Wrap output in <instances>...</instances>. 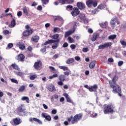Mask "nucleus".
Segmentation results:
<instances>
[{
  "mask_svg": "<svg viewBox=\"0 0 126 126\" xmlns=\"http://www.w3.org/2000/svg\"><path fill=\"white\" fill-rule=\"evenodd\" d=\"M82 117H83L82 113L76 114L74 117L71 115L67 118V121L68 123H70L71 122L72 125H74V124H77L79 121H81Z\"/></svg>",
  "mask_w": 126,
  "mask_h": 126,
  "instance_id": "nucleus-1",
  "label": "nucleus"
},
{
  "mask_svg": "<svg viewBox=\"0 0 126 126\" xmlns=\"http://www.w3.org/2000/svg\"><path fill=\"white\" fill-rule=\"evenodd\" d=\"M109 82L111 88L113 89L112 92L115 94L118 93L119 96L122 97V94H121L122 93V89L120 86L117 84H114L113 83H111V81H109Z\"/></svg>",
  "mask_w": 126,
  "mask_h": 126,
  "instance_id": "nucleus-2",
  "label": "nucleus"
},
{
  "mask_svg": "<svg viewBox=\"0 0 126 126\" xmlns=\"http://www.w3.org/2000/svg\"><path fill=\"white\" fill-rule=\"evenodd\" d=\"M54 43H55V45H52V49H57V48L59 47V43H60V39H58L57 40L49 39L48 40L44 42L42 44V46H46L47 45H49V44H53Z\"/></svg>",
  "mask_w": 126,
  "mask_h": 126,
  "instance_id": "nucleus-3",
  "label": "nucleus"
},
{
  "mask_svg": "<svg viewBox=\"0 0 126 126\" xmlns=\"http://www.w3.org/2000/svg\"><path fill=\"white\" fill-rule=\"evenodd\" d=\"M114 105L112 104H109L107 105V104L104 105V110L103 113L105 115L109 114V113H114Z\"/></svg>",
  "mask_w": 126,
  "mask_h": 126,
  "instance_id": "nucleus-4",
  "label": "nucleus"
},
{
  "mask_svg": "<svg viewBox=\"0 0 126 126\" xmlns=\"http://www.w3.org/2000/svg\"><path fill=\"white\" fill-rule=\"evenodd\" d=\"M25 28L27 30L23 32V35L24 37H28V36L31 35V34L33 33V30H32L28 25H26Z\"/></svg>",
  "mask_w": 126,
  "mask_h": 126,
  "instance_id": "nucleus-5",
  "label": "nucleus"
},
{
  "mask_svg": "<svg viewBox=\"0 0 126 126\" xmlns=\"http://www.w3.org/2000/svg\"><path fill=\"white\" fill-rule=\"evenodd\" d=\"M98 4V2L97 1H93V0H87L86 1V5H87L88 7H96Z\"/></svg>",
  "mask_w": 126,
  "mask_h": 126,
  "instance_id": "nucleus-6",
  "label": "nucleus"
},
{
  "mask_svg": "<svg viewBox=\"0 0 126 126\" xmlns=\"http://www.w3.org/2000/svg\"><path fill=\"white\" fill-rule=\"evenodd\" d=\"M23 107H24V104H21V106H19L17 108V113L20 116H21V115H20L21 113H22L23 114L26 113V109L23 108Z\"/></svg>",
  "mask_w": 126,
  "mask_h": 126,
  "instance_id": "nucleus-7",
  "label": "nucleus"
},
{
  "mask_svg": "<svg viewBox=\"0 0 126 126\" xmlns=\"http://www.w3.org/2000/svg\"><path fill=\"white\" fill-rule=\"evenodd\" d=\"M112 45V42H106L104 44H101L98 46V50H103L104 49H106V48H109L111 47Z\"/></svg>",
  "mask_w": 126,
  "mask_h": 126,
  "instance_id": "nucleus-8",
  "label": "nucleus"
},
{
  "mask_svg": "<svg viewBox=\"0 0 126 126\" xmlns=\"http://www.w3.org/2000/svg\"><path fill=\"white\" fill-rule=\"evenodd\" d=\"M80 13V11L79 10V9L76 7H74L73 8V10L71 12V14L72 16L73 17H75L76 16H77Z\"/></svg>",
  "mask_w": 126,
  "mask_h": 126,
  "instance_id": "nucleus-9",
  "label": "nucleus"
},
{
  "mask_svg": "<svg viewBox=\"0 0 126 126\" xmlns=\"http://www.w3.org/2000/svg\"><path fill=\"white\" fill-rule=\"evenodd\" d=\"M42 65H43V63H42V62H41L40 60H39L37 62H36L34 63L33 66L35 69L39 70L40 69V68H41V67Z\"/></svg>",
  "mask_w": 126,
  "mask_h": 126,
  "instance_id": "nucleus-10",
  "label": "nucleus"
},
{
  "mask_svg": "<svg viewBox=\"0 0 126 126\" xmlns=\"http://www.w3.org/2000/svg\"><path fill=\"white\" fill-rule=\"evenodd\" d=\"M16 60L19 62H23L25 61V56L22 54H20L16 57Z\"/></svg>",
  "mask_w": 126,
  "mask_h": 126,
  "instance_id": "nucleus-11",
  "label": "nucleus"
},
{
  "mask_svg": "<svg viewBox=\"0 0 126 126\" xmlns=\"http://www.w3.org/2000/svg\"><path fill=\"white\" fill-rule=\"evenodd\" d=\"M13 126H18V125H20L22 123V121L20 118H16L13 119Z\"/></svg>",
  "mask_w": 126,
  "mask_h": 126,
  "instance_id": "nucleus-12",
  "label": "nucleus"
},
{
  "mask_svg": "<svg viewBox=\"0 0 126 126\" xmlns=\"http://www.w3.org/2000/svg\"><path fill=\"white\" fill-rule=\"evenodd\" d=\"M76 5L78 8L80 10H83V9H85V4L82 2H78L76 3Z\"/></svg>",
  "mask_w": 126,
  "mask_h": 126,
  "instance_id": "nucleus-13",
  "label": "nucleus"
},
{
  "mask_svg": "<svg viewBox=\"0 0 126 126\" xmlns=\"http://www.w3.org/2000/svg\"><path fill=\"white\" fill-rule=\"evenodd\" d=\"M41 117L42 118H44V119H45V120H46V121H48V122L52 121V118L51 117V116L47 114V113H42L41 114Z\"/></svg>",
  "mask_w": 126,
  "mask_h": 126,
  "instance_id": "nucleus-14",
  "label": "nucleus"
},
{
  "mask_svg": "<svg viewBox=\"0 0 126 126\" xmlns=\"http://www.w3.org/2000/svg\"><path fill=\"white\" fill-rule=\"evenodd\" d=\"M118 21V17H115L114 18H113L111 19V20L110 21V24L112 26V27H113V28H115L116 27V23Z\"/></svg>",
  "mask_w": 126,
  "mask_h": 126,
  "instance_id": "nucleus-15",
  "label": "nucleus"
},
{
  "mask_svg": "<svg viewBox=\"0 0 126 126\" xmlns=\"http://www.w3.org/2000/svg\"><path fill=\"white\" fill-rule=\"evenodd\" d=\"M74 2V0H63L62 4H71Z\"/></svg>",
  "mask_w": 126,
  "mask_h": 126,
  "instance_id": "nucleus-16",
  "label": "nucleus"
},
{
  "mask_svg": "<svg viewBox=\"0 0 126 126\" xmlns=\"http://www.w3.org/2000/svg\"><path fill=\"white\" fill-rule=\"evenodd\" d=\"M33 121L34 122H36L37 123H38L39 125H42V124H43V123H42V121L40 120H39V119L36 118H31L29 119V121L30 122H33Z\"/></svg>",
  "mask_w": 126,
  "mask_h": 126,
  "instance_id": "nucleus-17",
  "label": "nucleus"
},
{
  "mask_svg": "<svg viewBox=\"0 0 126 126\" xmlns=\"http://www.w3.org/2000/svg\"><path fill=\"white\" fill-rule=\"evenodd\" d=\"M17 47H19L20 50L23 51V50H25V45L24 44H22L21 42H19L16 44Z\"/></svg>",
  "mask_w": 126,
  "mask_h": 126,
  "instance_id": "nucleus-18",
  "label": "nucleus"
},
{
  "mask_svg": "<svg viewBox=\"0 0 126 126\" xmlns=\"http://www.w3.org/2000/svg\"><path fill=\"white\" fill-rule=\"evenodd\" d=\"M78 19H77V20L80 19L79 22H83V21L84 20V19L86 18L85 17V15L84 14H80L78 16Z\"/></svg>",
  "mask_w": 126,
  "mask_h": 126,
  "instance_id": "nucleus-19",
  "label": "nucleus"
},
{
  "mask_svg": "<svg viewBox=\"0 0 126 126\" xmlns=\"http://www.w3.org/2000/svg\"><path fill=\"white\" fill-rule=\"evenodd\" d=\"M31 40L34 42V43H38L39 40H40V37L38 35H35L32 37Z\"/></svg>",
  "mask_w": 126,
  "mask_h": 126,
  "instance_id": "nucleus-20",
  "label": "nucleus"
},
{
  "mask_svg": "<svg viewBox=\"0 0 126 126\" xmlns=\"http://www.w3.org/2000/svg\"><path fill=\"white\" fill-rule=\"evenodd\" d=\"M98 89V86L96 84L94 85L93 86H91L90 88V92H94V91H96Z\"/></svg>",
  "mask_w": 126,
  "mask_h": 126,
  "instance_id": "nucleus-21",
  "label": "nucleus"
},
{
  "mask_svg": "<svg viewBox=\"0 0 126 126\" xmlns=\"http://www.w3.org/2000/svg\"><path fill=\"white\" fill-rule=\"evenodd\" d=\"M95 64H96V61H93L90 63L89 66L91 69H93V68L95 67Z\"/></svg>",
  "mask_w": 126,
  "mask_h": 126,
  "instance_id": "nucleus-22",
  "label": "nucleus"
},
{
  "mask_svg": "<svg viewBox=\"0 0 126 126\" xmlns=\"http://www.w3.org/2000/svg\"><path fill=\"white\" fill-rule=\"evenodd\" d=\"M48 90L50 91V92H53V91H56V88L54 85H49L48 87Z\"/></svg>",
  "mask_w": 126,
  "mask_h": 126,
  "instance_id": "nucleus-23",
  "label": "nucleus"
},
{
  "mask_svg": "<svg viewBox=\"0 0 126 126\" xmlns=\"http://www.w3.org/2000/svg\"><path fill=\"white\" fill-rule=\"evenodd\" d=\"M74 62H75L74 59L69 58L66 61V63H67V64H70V63H73Z\"/></svg>",
  "mask_w": 126,
  "mask_h": 126,
  "instance_id": "nucleus-24",
  "label": "nucleus"
},
{
  "mask_svg": "<svg viewBox=\"0 0 126 126\" xmlns=\"http://www.w3.org/2000/svg\"><path fill=\"white\" fill-rule=\"evenodd\" d=\"M66 77L64 75H60L59 76V80L60 81H65Z\"/></svg>",
  "mask_w": 126,
  "mask_h": 126,
  "instance_id": "nucleus-25",
  "label": "nucleus"
},
{
  "mask_svg": "<svg viewBox=\"0 0 126 126\" xmlns=\"http://www.w3.org/2000/svg\"><path fill=\"white\" fill-rule=\"evenodd\" d=\"M16 24L15 23V19H13V20L11 22V24L9 25V27H10V28H13V27H14V26H15Z\"/></svg>",
  "mask_w": 126,
  "mask_h": 126,
  "instance_id": "nucleus-26",
  "label": "nucleus"
},
{
  "mask_svg": "<svg viewBox=\"0 0 126 126\" xmlns=\"http://www.w3.org/2000/svg\"><path fill=\"white\" fill-rule=\"evenodd\" d=\"M118 78L117 75H115L113 78H112V82L111 81V83H113V84H117L116 82L118 81Z\"/></svg>",
  "mask_w": 126,
  "mask_h": 126,
  "instance_id": "nucleus-27",
  "label": "nucleus"
},
{
  "mask_svg": "<svg viewBox=\"0 0 126 126\" xmlns=\"http://www.w3.org/2000/svg\"><path fill=\"white\" fill-rule=\"evenodd\" d=\"M30 80H34L37 77V75L36 74L30 75L29 76Z\"/></svg>",
  "mask_w": 126,
  "mask_h": 126,
  "instance_id": "nucleus-28",
  "label": "nucleus"
},
{
  "mask_svg": "<svg viewBox=\"0 0 126 126\" xmlns=\"http://www.w3.org/2000/svg\"><path fill=\"white\" fill-rule=\"evenodd\" d=\"M11 66L14 69H15L16 70H19L20 69V68L18 67V65H17L16 64H12Z\"/></svg>",
  "mask_w": 126,
  "mask_h": 126,
  "instance_id": "nucleus-29",
  "label": "nucleus"
},
{
  "mask_svg": "<svg viewBox=\"0 0 126 126\" xmlns=\"http://www.w3.org/2000/svg\"><path fill=\"white\" fill-rule=\"evenodd\" d=\"M59 68L60 69H63V71H65V70H68V67L67 66H59Z\"/></svg>",
  "mask_w": 126,
  "mask_h": 126,
  "instance_id": "nucleus-30",
  "label": "nucleus"
},
{
  "mask_svg": "<svg viewBox=\"0 0 126 126\" xmlns=\"http://www.w3.org/2000/svg\"><path fill=\"white\" fill-rule=\"evenodd\" d=\"M116 38H117V35L116 34L110 35L109 36H108V39L109 40H115Z\"/></svg>",
  "mask_w": 126,
  "mask_h": 126,
  "instance_id": "nucleus-31",
  "label": "nucleus"
},
{
  "mask_svg": "<svg viewBox=\"0 0 126 126\" xmlns=\"http://www.w3.org/2000/svg\"><path fill=\"white\" fill-rule=\"evenodd\" d=\"M21 100H22L23 101H26L28 103H29V97L27 96H23L21 98Z\"/></svg>",
  "mask_w": 126,
  "mask_h": 126,
  "instance_id": "nucleus-32",
  "label": "nucleus"
},
{
  "mask_svg": "<svg viewBox=\"0 0 126 126\" xmlns=\"http://www.w3.org/2000/svg\"><path fill=\"white\" fill-rule=\"evenodd\" d=\"M52 39L54 40H58L59 39V34L55 33L53 35L51 36Z\"/></svg>",
  "mask_w": 126,
  "mask_h": 126,
  "instance_id": "nucleus-33",
  "label": "nucleus"
},
{
  "mask_svg": "<svg viewBox=\"0 0 126 126\" xmlns=\"http://www.w3.org/2000/svg\"><path fill=\"white\" fill-rule=\"evenodd\" d=\"M49 68L50 70H51L52 72H53V73H57V69H55V67L52 66H50Z\"/></svg>",
  "mask_w": 126,
  "mask_h": 126,
  "instance_id": "nucleus-34",
  "label": "nucleus"
},
{
  "mask_svg": "<svg viewBox=\"0 0 126 126\" xmlns=\"http://www.w3.org/2000/svg\"><path fill=\"white\" fill-rule=\"evenodd\" d=\"M66 10H68V11H69V10H73V6H72V5H68L66 7Z\"/></svg>",
  "mask_w": 126,
  "mask_h": 126,
  "instance_id": "nucleus-35",
  "label": "nucleus"
},
{
  "mask_svg": "<svg viewBox=\"0 0 126 126\" xmlns=\"http://www.w3.org/2000/svg\"><path fill=\"white\" fill-rule=\"evenodd\" d=\"M25 90V86H21L18 90L19 92H23Z\"/></svg>",
  "mask_w": 126,
  "mask_h": 126,
  "instance_id": "nucleus-36",
  "label": "nucleus"
},
{
  "mask_svg": "<svg viewBox=\"0 0 126 126\" xmlns=\"http://www.w3.org/2000/svg\"><path fill=\"white\" fill-rule=\"evenodd\" d=\"M59 31H61V29H60V28L56 27L54 28L53 32L54 33H57V32H59Z\"/></svg>",
  "mask_w": 126,
  "mask_h": 126,
  "instance_id": "nucleus-37",
  "label": "nucleus"
},
{
  "mask_svg": "<svg viewBox=\"0 0 126 126\" xmlns=\"http://www.w3.org/2000/svg\"><path fill=\"white\" fill-rule=\"evenodd\" d=\"M74 23V26L73 27V29H76V27H77V26H79L80 24L79 23H77L76 22H73Z\"/></svg>",
  "mask_w": 126,
  "mask_h": 126,
  "instance_id": "nucleus-38",
  "label": "nucleus"
},
{
  "mask_svg": "<svg viewBox=\"0 0 126 126\" xmlns=\"http://www.w3.org/2000/svg\"><path fill=\"white\" fill-rule=\"evenodd\" d=\"M98 37V34H94L93 38H92V40L93 42H94V41H96V39Z\"/></svg>",
  "mask_w": 126,
  "mask_h": 126,
  "instance_id": "nucleus-39",
  "label": "nucleus"
},
{
  "mask_svg": "<svg viewBox=\"0 0 126 126\" xmlns=\"http://www.w3.org/2000/svg\"><path fill=\"white\" fill-rule=\"evenodd\" d=\"M23 12L26 15H28V10H27V8L26 7H25L23 9Z\"/></svg>",
  "mask_w": 126,
  "mask_h": 126,
  "instance_id": "nucleus-40",
  "label": "nucleus"
},
{
  "mask_svg": "<svg viewBox=\"0 0 126 126\" xmlns=\"http://www.w3.org/2000/svg\"><path fill=\"white\" fill-rule=\"evenodd\" d=\"M71 35V32H66L64 34V37L65 38H66L67 37H68V36Z\"/></svg>",
  "mask_w": 126,
  "mask_h": 126,
  "instance_id": "nucleus-41",
  "label": "nucleus"
},
{
  "mask_svg": "<svg viewBox=\"0 0 126 126\" xmlns=\"http://www.w3.org/2000/svg\"><path fill=\"white\" fill-rule=\"evenodd\" d=\"M98 9H104L105 8V6L103 5V4H100L97 6Z\"/></svg>",
  "mask_w": 126,
  "mask_h": 126,
  "instance_id": "nucleus-42",
  "label": "nucleus"
},
{
  "mask_svg": "<svg viewBox=\"0 0 126 126\" xmlns=\"http://www.w3.org/2000/svg\"><path fill=\"white\" fill-rule=\"evenodd\" d=\"M100 27L102 28H106L107 27V25L106 24V23H102L100 24Z\"/></svg>",
  "mask_w": 126,
  "mask_h": 126,
  "instance_id": "nucleus-43",
  "label": "nucleus"
},
{
  "mask_svg": "<svg viewBox=\"0 0 126 126\" xmlns=\"http://www.w3.org/2000/svg\"><path fill=\"white\" fill-rule=\"evenodd\" d=\"M96 12H99V10H98V9L95 8L92 11V14L94 15L96 14Z\"/></svg>",
  "mask_w": 126,
  "mask_h": 126,
  "instance_id": "nucleus-44",
  "label": "nucleus"
},
{
  "mask_svg": "<svg viewBox=\"0 0 126 126\" xmlns=\"http://www.w3.org/2000/svg\"><path fill=\"white\" fill-rule=\"evenodd\" d=\"M14 72L17 75H18L19 76H22L23 75V73H22V72Z\"/></svg>",
  "mask_w": 126,
  "mask_h": 126,
  "instance_id": "nucleus-45",
  "label": "nucleus"
},
{
  "mask_svg": "<svg viewBox=\"0 0 126 126\" xmlns=\"http://www.w3.org/2000/svg\"><path fill=\"white\" fill-rule=\"evenodd\" d=\"M120 43L122 46H124V47H126V42L124 40H120Z\"/></svg>",
  "mask_w": 126,
  "mask_h": 126,
  "instance_id": "nucleus-46",
  "label": "nucleus"
},
{
  "mask_svg": "<svg viewBox=\"0 0 126 126\" xmlns=\"http://www.w3.org/2000/svg\"><path fill=\"white\" fill-rule=\"evenodd\" d=\"M43 4H47L49 3V0H41Z\"/></svg>",
  "mask_w": 126,
  "mask_h": 126,
  "instance_id": "nucleus-47",
  "label": "nucleus"
},
{
  "mask_svg": "<svg viewBox=\"0 0 126 126\" xmlns=\"http://www.w3.org/2000/svg\"><path fill=\"white\" fill-rule=\"evenodd\" d=\"M11 82L13 83H15L16 84H18V81H17L16 79H11Z\"/></svg>",
  "mask_w": 126,
  "mask_h": 126,
  "instance_id": "nucleus-48",
  "label": "nucleus"
},
{
  "mask_svg": "<svg viewBox=\"0 0 126 126\" xmlns=\"http://www.w3.org/2000/svg\"><path fill=\"white\" fill-rule=\"evenodd\" d=\"M123 64H124V62L123 61H120L118 62V65L119 66H122V65H123Z\"/></svg>",
  "mask_w": 126,
  "mask_h": 126,
  "instance_id": "nucleus-49",
  "label": "nucleus"
},
{
  "mask_svg": "<svg viewBox=\"0 0 126 126\" xmlns=\"http://www.w3.org/2000/svg\"><path fill=\"white\" fill-rule=\"evenodd\" d=\"M62 19V17L60 16H56V17L54 18V21H57V20H61Z\"/></svg>",
  "mask_w": 126,
  "mask_h": 126,
  "instance_id": "nucleus-50",
  "label": "nucleus"
},
{
  "mask_svg": "<svg viewBox=\"0 0 126 126\" xmlns=\"http://www.w3.org/2000/svg\"><path fill=\"white\" fill-rule=\"evenodd\" d=\"M3 33L4 35H8V34H9V31L7 30H4L3 31Z\"/></svg>",
  "mask_w": 126,
  "mask_h": 126,
  "instance_id": "nucleus-51",
  "label": "nucleus"
},
{
  "mask_svg": "<svg viewBox=\"0 0 126 126\" xmlns=\"http://www.w3.org/2000/svg\"><path fill=\"white\" fill-rule=\"evenodd\" d=\"M66 100L67 101V102H68V103H73V101L71 100V99H70V98L69 97H68L66 98Z\"/></svg>",
  "mask_w": 126,
  "mask_h": 126,
  "instance_id": "nucleus-52",
  "label": "nucleus"
},
{
  "mask_svg": "<svg viewBox=\"0 0 126 126\" xmlns=\"http://www.w3.org/2000/svg\"><path fill=\"white\" fill-rule=\"evenodd\" d=\"M63 48H67V47H68V43L67 42H64L63 45Z\"/></svg>",
  "mask_w": 126,
  "mask_h": 126,
  "instance_id": "nucleus-53",
  "label": "nucleus"
},
{
  "mask_svg": "<svg viewBox=\"0 0 126 126\" xmlns=\"http://www.w3.org/2000/svg\"><path fill=\"white\" fill-rule=\"evenodd\" d=\"M70 47L72 50H74L76 48L75 44H71Z\"/></svg>",
  "mask_w": 126,
  "mask_h": 126,
  "instance_id": "nucleus-54",
  "label": "nucleus"
},
{
  "mask_svg": "<svg viewBox=\"0 0 126 126\" xmlns=\"http://www.w3.org/2000/svg\"><path fill=\"white\" fill-rule=\"evenodd\" d=\"M58 84L60 86H63V81H60L58 82Z\"/></svg>",
  "mask_w": 126,
  "mask_h": 126,
  "instance_id": "nucleus-55",
  "label": "nucleus"
},
{
  "mask_svg": "<svg viewBox=\"0 0 126 126\" xmlns=\"http://www.w3.org/2000/svg\"><path fill=\"white\" fill-rule=\"evenodd\" d=\"M7 47H8V48H9V49H11V48H12V47H13V44H12V43L8 44Z\"/></svg>",
  "mask_w": 126,
  "mask_h": 126,
  "instance_id": "nucleus-56",
  "label": "nucleus"
},
{
  "mask_svg": "<svg viewBox=\"0 0 126 126\" xmlns=\"http://www.w3.org/2000/svg\"><path fill=\"white\" fill-rule=\"evenodd\" d=\"M51 114H52V115H56V114H57V110L53 109L51 112Z\"/></svg>",
  "mask_w": 126,
  "mask_h": 126,
  "instance_id": "nucleus-57",
  "label": "nucleus"
},
{
  "mask_svg": "<svg viewBox=\"0 0 126 126\" xmlns=\"http://www.w3.org/2000/svg\"><path fill=\"white\" fill-rule=\"evenodd\" d=\"M68 40L69 41L70 43H72L73 42V38L70 37H68Z\"/></svg>",
  "mask_w": 126,
  "mask_h": 126,
  "instance_id": "nucleus-58",
  "label": "nucleus"
},
{
  "mask_svg": "<svg viewBox=\"0 0 126 126\" xmlns=\"http://www.w3.org/2000/svg\"><path fill=\"white\" fill-rule=\"evenodd\" d=\"M75 61L79 62V61H80L81 59H80V57H79V56H76L75 57Z\"/></svg>",
  "mask_w": 126,
  "mask_h": 126,
  "instance_id": "nucleus-59",
  "label": "nucleus"
},
{
  "mask_svg": "<svg viewBox=\"0 0 126 126\" xmlns=\"http://www.w3.org/2000/svg\"><path fill=\"white\" fill-rule=\"evenodd\" d=\"M83 22L84 23V24H87L88 23V20H87V19L86 18L84 19Z\"/></svg>",
  "mask_w": 126,
  "mask_h": 126,
  "instance_id": "nucleus-60",
  "label": "nucleus"
},
{
  "mask_svg": "<svg viewBox=\"0 0 126 126\" xmlns=\"http://www.w3.org/2000/svg\"><path fill=\"white\" fill-rule=\"evenodd\" d=\"M27 50H28V51L31 52V51H32L33 50V48H32V47L30 46H28Z\"/></svg>",
  "mask_w": 126,
  "mask_h": 126,
  "instance_id": "nucleus-61",
  "label": "nucleus"
},
{
  "mask_svg": "<svg viewBox=\"0 0 126 126\" xmlns=\"http://www.w3.org/2000/svg\"><path fill=\"white\" fill-rule=\"evenodd\" d=\"M59 58V54H55L53 57V59H55V60Z\"/></svg>",
  "mask_w": 126,
  "mask_h": 126,
  "instance_id": "nucleus-62",
  "label": "nucleus"
},
{
  "mask_svg": "<svg viewBox=\"0 0 126 126\" xmlns=\"http://www.w3.org/2000/svg\"><path fill=\"white\" fill-rule=\"evenodd\" d=\"M63 73L64 76L66 75L67 76H68V75H69V72L68 71H65Z\"/></svg>",
  "mask_w": 126,
  "mask_h": 126,
  "instance_id": "nucleus-63",
  "label": "nucleus"
},
{
  "mask_svg": "<svg viewBox=\"0 0 126 126\" xmlns=\"http://www.w3.org/2000/svg\"><path fill=\"white\" fill-rule=\"evenodd\" d=\"M40 52L42 53H45L46 52V48H42L40 49Z\"/></svg>",
  "mask_w": 126,
  "mask_h": 126,
  "instance_id": "nucleus-64",
  "label": "nucleus"
}]
</instances>
